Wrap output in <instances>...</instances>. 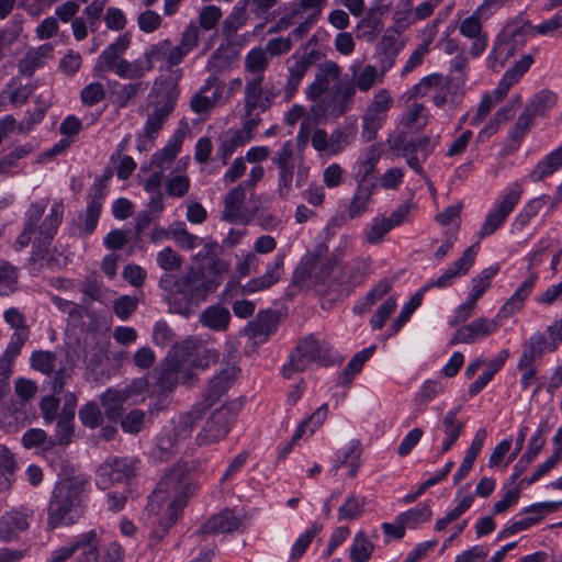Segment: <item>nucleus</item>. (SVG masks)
<instances>
[{
	"instance_id": "nucleus-1",
	"label": "nucleus",
	"mask_w": 562,
	"mask_h": 562,
	"mask_svg": "<svg viewBox=\"0 0 562 562\" xmlns=\"http://www.w3.org/2000/svg\"><path fill=\"white\" fill-rule=\"evenodd\" d=\"M192 487L188 481L187 470L182 465L173 467L157 484L148 497L146 510L159 517L160 528L155 531L161 538L181 515Z\"/></svg>"
},
{
	"instance_id": "nucleus-2",
	"label": "nucleus",
	"mask_w": 562,
	"mask_h": 562,
	"mask_svg": "<svg viewBox=\"0 0 562 562\" xmlns=\"http://www.w3.org/2000/svg\"><path fill=\"white\" fill-rule=\"evenodd\" d=\"M218 284V281L207 279L199 269H191L181 276L164 273L159 279V288L169 311L181 315H188L191 305L204 301Z\"/></svg>"
},
{
	"instance_id": "nucleus-3",
	"label": "nucleus",
	"mask_w": 562,
	"mask_h": 562,
	"mask_svg": "<svg viewBox=\"0 0 562 562\" xmlns=\"http://www.w3.org/2000/svg\"><path fill=\"white\" fill-rule=\"evenodd\" d=\"M87 480L82 475L59 481L52 494L47 524L54 529L75 524L83 514Z\"/></svg>"
},
{
	"instance_id": "nucleus-4",
	"label": "nucleus",
	"mask_w": 562,
	"mask_h": 562,
	"mask_svg": "<svg viewBox=\"0 0 562 562\" xmlns=\"http://www.w3.org/2000/svg\"><path fill=\"white\" fill-rule=\"evenodd\" d=\"M355 87L351 82L337 86L336 89L326 92L317 101H312L307 117L302 121L297 133L299 143H305L308 138L312 122L321 123L337 120L352 109L355 103Z\"/></svg>"
},
{
	"instance_id": "nucleus-5",
	"label": "nucleus",
	"mask_w": 562,
	"mask_h": 562,
	"mask_svg": "<svg viewBox=\"0 0 562 562\" xmlns=\"http://www.w3.org/2000/svg\"><path fill=\"white\" fill-rule=\"evenodd\" d=\"M202 408L193 406L186 413L175 416L158 435L155 453L159 459L167 460L180 452L190 440L194 426L201 418Z\"/></svg>"
},
{
	"instance_id": "nucleus-6",
	"label": "nucleus",
	"mask_w": 562,
	"mask_h": 562,
	"mask_svg": "<svg viewBox=\"0 0 562 562\" xmlns=\"http://www.w3.org/2000/svg\"><path fill=\"white\" fill-rule=\"evenodd\" d=\"M336 357L330 344L310 334L302 338L296 348L290 355V361L282 369L285 378H291L292 372L304 371L310 364L330 366L335 363Z\"/></svg>"
},
{
	"instance_id": "nucleus-7",
	"label": "nucleus",
	"mask_w": 562,
	"mask_h": 562,
	"mask_svg": "<svg viewBox=\"0 0 562 562\" xmlns=\"http://www.w3.org/2000/svg\"><path fill=\"white\" fill-rule=\"evenodd\" d=\"M132 43V35L123 33L108 45L98 56L93 71L98 77L105 72H113L121 79H133L135 59L128 60L124 57Z\"/></svg>"
},
{
	"instance_id": "nucleus-8",
	"label": "nucleus",
	"mask_w": 562,
	"mask_h": 562,
	"mask_svg": "<svg viewBox=\"0 0 562 562\" xmlns=\"http://www.w3.org/2000/svg\"><path fill=\"white\" fill-rule=\"evenodd\" d=\"M46 206L47 200L43 199L32 203L25 213L24 226H26L27 229H34L37 232V236L34 237V245H37V247L46 246L50 243L57 233L64 216L65 206L63 201L58 200L52 204L49 213L42 224L37 225Z\"/></svg>"
},
{
	"instance_id": "nucleus-9",
	"label": "nucleus",
	"mask_w": 562,
	"mask_h": 562,
	"mask_svg": "<svg viewBox=\"0 0 562 562\" xmlns=\"http://www.w3.org/2000/svg\"><path fill=\"white\" fill-rule=\"evenodd\" d=\"M181 76L182 70L176 69L172 71L173 78L171 80H162L161 78H157L155 80L154 87L160 85L164 88V92L154 104L153 110L147 114V119L143 127L145 133L158 136L164 124L175 110V105L179 97L178 81Z\"/></svg>"
},
{
	"instance_id": "nucleus-10",
	"label": "nucleus",
	"mask_w": 562,
	"mask_h": 562,
	"mask_svg": "<svg viewBox=\"0 0 562 562\" xmlns=\"http://www.w3.org/2000/svg\"><path fill=\"white\" fill-rule=\"evenodd\" d=\"M522 194L524 187L519 181H515L506 187L486 213L479 231V238H486L497 232L518 205Z\"/></svg>"
},
{
	"instance_id": "nucleus-11",
	"label": "nucleus",
	"mask_w": 562,
	"mask_h": 562,
	"mask_svg": "<svg viewBox=\"0 0 562 562\" xmlns=\"http://www.w3.org/2000/svg\"><path fill=\"white\" fill-rule=\"evenodd\" d=\"M140 462L134 457H113L104 460L97 470L95 484L101 490L130 482L139 471Z\"/></svg>"
},
{
	"instance_id": "nucleus-12",
	"label": "nucleus",
	"mask_w": 562,
	"mask_h": 562,
	"mask_svg": "<svg viewBox=\"0 0 562 562\" xmlns=\"http://www.w3.org/2000/svg\"><path fill=\"white\" fill-rule=\"evenodd\" d=\"M393 102V97L387 89L382 88L374 92L362 115L361 136L364 142H371L375 138L378 132L386 122Z\"/></svg>"
},
{
	"instance_id": "nucleus-13",
	"label": "nucleus",
	"mask_w": 562,
	"mask_h": 562,
	"mask_svg": "<svg viewBox=\"0 0 562 562\" xmlns=\"http://www.w3.org/2000/svg\"><path fill=\"white\" fill-rule=\"evenodd\" d=\"M238 405L226 404L216 408L198 432L199 446H210L223 440L229 432L238 414Z\"/></svg>"
},
{
	"instance_id": "nucleus-14",
	"label": "nucleus",
	"mask_w": 562,
	"mask_h": 562,
	"mask_svg": "<svg viewBox=\"0 0 562 562\" xmlns=\"http://www.w3.org/2000/svg\"><path fill=\"white\" fill-rule=\"evenodd\" d=\"M333 261L317 255L307 254L302 257L293 272L294 282L301 286H313L325 291L326 279L331 273Z\"/></svg>"
},
{
	"instance_id": "nucleus-15",
	"label": "nucleus",
	"mask_w": 562,
	"mask_h": 562,
	"mask_svg": "<svg viewBox=\"0 0 562 562\" xmlns=\"http://www.w3.org/2000/svg\"><path fill=\"white\" fill-rule=\"evenodd\" d=\"M170 38H164L148 45L142 55L135 58L133 79H142L155 68V64L165 60L169 68L180 65L178 55Z\"/></svg>"
},
{
	"instance_id": "nucleus-16",
	"label": "nucleus",
	"mask_w": 562,
	"mask_h": 562,
	"mask_svg": "<svg viewBox=\"0 0 562 562\" xmlns=\"http://www.w3.org/2000/svg\"><path fill=\"white\" fill-rule=\"evenodd\" d=\"M283 266L284 255L277 254L273 261L266 267L262 276L250 279L244 285L228 282L223 291L224 297H233L238 294H254L270 289L281 279L284 272Z\"/></svg>"
},
{
	"instance_id": "nucleus-17",
	"label": "nucleus",
	"mask_w": 562,
	"mask_h": 562,
	"mask_svg": "<svg viewBox=\"0 0 562 562\" xmlns=\"http://www.w3.org/2000/svg\"><path fill=\"white\" fill-rule=\"evenodd\" d=\"M342 68L334 60H325L317 65L314 79L304 90L308 101H317L326 92L342 86Z\"/></svg>"
},
{
	"instance_id": "nucleus-18",
	"label": "nucleus",
	"mask_w": 562,
	"mask_h": 562,
	"mask_svg": "<svg viewBox=\"0 0 562 562\" xmlns=\"http://www.w3.org/2000/svg\"><path fill=\"white\" fill-rule=\"evenodd\" d=\"M179 357L177 352L173 357L168 356L159 367L155 387L160 393L172 392L180 382L191 381L192 372L186 368L187 360Z\"/></svg>"
},
{
	"instance_id": "nucleus-19",
	"label": "nucleus",
	"mask_w": 562,
	"mask_h": 562,
	"mask_svg": "<svg viewBox=\"0 0 562 562\" xmlns=\"http://www.w3.org/2000/svg\"><path fill=\"white\" fill-rule=\"evenodd\" d=\"M222 104H225L224 83L215 75L207 77L190 100V109L196 114L209 113Z\"/></svg>"
},
{
	"instance_id": "nucleus-20",
	"label": "nucleus",
	"mask_w": 562,
	"mask_h": 562,
	"mask_svg": "<svg viewBox=\"0 0 562 562\" xmlns=\"http://www.w3.org/2000/svg\"><path fill=\"white\" fill-rule=\"evenodd\" d=\"M247 191L245 186L238 184L226 193L224 196L222 220L232 223L247 224L255 217L258 209H248L244 205Z\"/></svg>"
},
{
	"instance_id": "nucleus-21",
	"label": "nucleus",
	"mask_w": 562,
	"mask_h": 562,
	"mask_svg": "<svg viewBox=\"0 0 562 562\" xmlns=\"http://www.w3.org/2000/svg\"><path fill=\"white\" fill-rule=\"evenodd\" d=\"M263 79L246 77L243 98L245 113H252L256 110L265 112L272 105L277 93L263 89Z\"/></svg>"
},
{
	"instance_id": "nucleus-22",
	"label": "nucleus",
	"mask_w": 562,
	"mask_h": 562,
	"mask_svg": "<svg viewBox=\"0 0 562 562\" xmlns=\"http://www.w3.org/2000/svg\"><path fill=\"white\" fill-rule=\"evenodd\" d=\"M498 318L497 316L495 318L479 317L472 321L470 324L457 329L449 345H471L493 335L501 326Z\"/></svg>"
},
{
	"instance_id": "nucleus-23",
	"label": "nucleus",
	"mask_w": 562,
	"mask_h": 562,
	"mask_svg": "<svg viewBox=\"0 0 562 562\" xmlns=\"http://www.w3.org/2000/svg\"><path fill=\"white\" fill-rule=\"evenodd\" d=\"M476 252L477 251L475 245L468 247L460 258H458L450 267L443 270V272L437 279L429 280L422 288V290L426 292L431 288L445 289L451 285L457 278L462 277L469 272L474 263Z\"/></svg>"
},
{
	"instance_id": "nucleus-24",
	"label": "nucleus",
	"mask_w": 562,
	"mask_h": 562,
	"mask_svg": "<svg viewBox=\"0 0 562 562\" xmlns=\"http://www.w3.org/2000/svg\"><path fill=\"white\" fill-rule=\"evenodd\" d=\"M529 31H533L536 34L543 36L562 35V9L550 19L537 25H531L529 22H524L519 25L517 23H509L505 27L504 34L508 40H516L518 35L525 36Z\"/></svg>"
},
{
	"instance_id": "nucleus-25",
	"label": "nucleus",
	"mask_w": 562,
	"mask_h": 562,
	"mask_svg": "<svg viewBox=\"0 0 562 562\" xmlns=\"http://www.w3.org/2000/svg\"><path fill=\"white\" fill-rule=\"evenodd\" d=\"M311 65L306 55L293 54L286 59L288 78L282 91L285 102L294 98Z\"/></svg>"
},
{
	"instance_id": "nucleus-26",
	"label": "nucleus",
	"mask_w": 562,
	"mask_h": 562,
	"mask_svg": "<svg viewBox=\"0 0 562 562\" xmlns=\"http://www.w3.org/2000/svg\"><path fill=\"white\" fill-rule=\"evenodd\" d=\"M430 112L428 108L420 102L413 101L408 103L397 119V127L403 133H414L423 131L429 123Z\"/></svg>"
},
{
	"instance_id": "nucleus-27",
	"label": "nucleus",
	"mask_w": 562,
	"mask_h": 562,
	"mask_svg": "<svg viewBox=\"0 0 562 562\" xmlns=\"http://www.w3.org/2000/svg\"><path fill=\"white\" fill-rule=\"evenodd\" d=\"M102 528H93L75 538L76 562H99Z\"/></svg>"
},
{
	"instance_id": "nucleus-28",
	"label": "nucleus",
	"mask_w": 562,
	"mask_h": 562,
	"mask_svg": "<svg viewBox=\"0 0 562 562\" xmlns=\"http://www.w3.org/2000/svg\"><path fill=\"white\" fill-rule=\"evenodd\" d=\"M146 385V382L143 380L135 381L133 384H131L126 390L119 391V390H108L101 398L102 406L104 407V412L106 416L110 419H117L121 416V408L123 403L126 402L128 396L132 393H135L137 391H142L143 387Z\"/></svg>"
},
{
	"instance_id": "nucleus-29",
	"label": "nucleus",
	"mask_w": 562,
	"mask_h": 562,
	"mask_svg": "<svg viewBox=\"0 0 562 562\" xmlns=\"http://www.w3.org/2000/svg\"><path fill=\"white\" fill-rule=\"evenodd\" d=\"M237 372L238 369L235 364L227 363L210 380L204 395V402L207 406L213 405L231 387Z\"/></svg>"
},
{
	"instance_id": "nucleus-30",
	"label": "nucleus",
	"mask_w": 562,
	"mask_h": 562,
	"mask_svg": "<svg viewBox=\"0 0 562 562\" xmlns=\"http://www.w3.org/2000/svg\"><path fill=\"white\" fill-rule=\"evenodd\" d=\"M128 80L130 82L126 83H121L119 81L110 83L113 100L121 109L126 108L135 98L144 94L149 88V82L144 81L143 78Z\"/></svg>"
},
{
	"instance_id": "nucleus-31",
	"label": "nucleus",
	"mask_w": 562,
	"mask_h": 562,
	"mask_svg": "<svg viewBox=\"0 0 562 562\" xmlns=\"http://www.w3.org/2000/svg\"><path fill=\"white\" fill-rule=\"evenodd\" d=\"M328 414V406L327 404L321 405L311 416L305 418L300 423V425L296 427L291 442L285 443L279 452L280 458H285L290 451L293 448V443L301 439L304 435H312L314 431L319 428L324 420L326 419Z\"/></svg>"
},
{
	"instance_id": "nucleus-32",
	"label": "nucleus",
	"mask_w": 562,
	"mask_h": 562,
	"mask_svg": "<svg viewBox=\"0 0 562 562\" xmlns=\"http://www.w3.org/2000/svg\"><path fill=\"white\" fill-rule=\"evenodd\" d=\"M30 527L29 516L20 510L5 512L0 517V541L12 542Z\"/></svg>"
},
{
	"instance_id": "nucleus-33",
	"label": "nucleus",
	"mask_w": 562,
	"mask_h": 562,
	"mask_svg": "<svg viewBox=\"0 0 562 562\" xmlns=\"http://www.w3.org/2000/svg\"><path fill=\"white\" fill-rule=\"evenodd\" d=\"M175 351L180 355L181 351L186 352L189 357L188 361L194 368L205 370L211 364H214L218 359V352L215 349L204 347H196L193 340H186L181 345L175 346Z\"/></svg>"
},
{
	"instance_id": "nucleus-34",
	"label": "nucleus",
	"mask_w": 562,
	"mask_h": 562,
	"mask_svg": "<svg viewBox=\"0 0 562 562\" xmlns=\"http://www.w3.org/2000/svg\"><path fill=\"white\" fill-rule=\"evenodd\" d=\"M184 138V132L177 130L168 139L167 144L151 156L150 164L160 171L169 169L175 158L181 150Z\"/></svg>"
},
{
	"instance_id": "nucleus-35",
	"label": "nucleus",
	"mask_w": 562,
	"mask_h": 562,
	"mask_svg": "<svg viewBox=\"0 0 562 562\" xmlns=\"http://www.w3.org/2000/svg\"><path fill=\"white\" fill-rule=\"evenodd\" d=\"M103 195L104 192L101 184H94L83 214V224L79 228L82 235L91 234L95 229L101 214Z\"/></svg>"
},
{
	"instance_id": "nucleus-36",
	"label": "nucleus",
	"mask_w": 562,
	"mask_h": 562,
	"mask_svg": "<svg viewBox=\"0 0 562 562\" xmlns=\"http://www.w3.org/2000/svg\"><path fill=\"white\" fill-rule=\"evenodd\" d=\"M537 281V276H530L527 278L517 290L510 295V297L501 307L497 317H509L520 311L524 306L525 301L530 296L533 291Z\"/></svg>"
},
{
	"instance_id": "nucleus-37",
	"label": "nucleus",
	"mask_w": 562,
	"mask_h": 562,
	"mask_svg": "<svg viewBox=\"0 0 562 562\" xmlns=\"http://www.w3.org/2000/svg\"><path fill=\"white\" fill-rule=\"evenodd\" d=\"M239 518L229 509L213 515L201 528L203 535L226 533L236 530L239 527Z\"/></svg>"
},
{
	"instance_id": "nucleus-38",
	"label": "nucleus",
	"mask_w": 562,
	"mask_h": 562,
	"mask_svg": "<svg viewBox=\"0 0 562 562\" xmlns=\"http://www.w3.org/2000/svg\"><path fill=\"white\" fill-rule=\"evenodd\" d=\"M554 350L550 349V339H547L542 333H533L524 346L518 367H528L529 363H535L537 359L541 358L543 353Z\"/></svg>"
},
{
	"instance_id": "nucleus-39",
	"label": "nucleus",
	"mask_w": 562,
	"mask_h": 562,
	"mask_svg": "<svg viewBox=\"0 0 562 562\" xmlns=\"http://www.w3.org/2000/svg\"><path fill=\"white\" fill-rule=\"evenodd\" d=\"M458 412L459 408H452L448 411L445 417L442 418V431L445 438L438 450L439 456H442L446 452H448L457 442L462 432L464 423L458 419Z\"/></svg>"
},
{
	"instance_id": "nucleus-40",
	"label": "nucleus",
	"mask_w": 562,
	"mask_h": 562,
	"mask_svg": "<svg viewBox=\"0 0 562 562\" xmlns=\"http://www.w3.org/2000/svg\"><path fill=\"white\" fill-rule=\"evenodd\" d=\"M486 437H487V434L484 428H480L475 432L473 440H472L470 447L468 448L459 469L453 474V483L454 484H459L469 474V472L471 471V469L474 464L476 457L479 456V453L482 450V447L484 445Z\"/></svg>"
},
{
	"instance_id": "nucleus-41",
	"label": "nucleus",
	"mask_w": 562,
	"mask_h": 562,
	"mask_svg": "<svg viewBox=\"0 0 562 562\" xmlns=\"http://www.w3.org/2000/svg\"><path fill=\"white\" fill-rule=\"evenodd\" d=\"M238 50L233 45H220L210 56L206 69L213 74L229 70L236 63Z\"/></svg>"
},
{
	"instance_id": "nucleus-42",
	"label": "nucleus",
	"mask_w": 562,
	"mask_h": 562,
	"mask_svg": "<svg viewBox=\"0 0 562 562\" xmlns=\"http://www.w3.org/2000/svg\"><path fill=\"white\" fill-rule=\"evenodd\" d=\"M468 71H469V60L468 58L459 54L457 55L450 64V70L448 79L450 83H453L454 92L453 99H462L465 93V82L468 80Z\"/></svg>"
},
{
	"instance_id": "nucleus-43",
	"label": "nucleus",
	"mask_w": 562,
	"mask_h": 562,
	"mask_svg": "<svg viewBox=\"0 0 562 562\" xmlns=\"http://www.w3.org/2000/svg\"><path fill=\"white\" fill-rule=\"evenodd\" d=\"M380 157V150L375 146L368 147L359 156L353 167V175L357 183H369L368 179L373 175Z\"/></svg>"
},
{
	"instance_id": "nucleus-44",
	"label": "nucleus",
	"mask_w": 562,
	"mask_h": 562,
	"mask_svg": "<svg viewBox=\"0 0 562 562\" xmlns=\"http://www.w3.org/2000/svg\"><path fill=\"white\" fill-rule=\"evenodd\" d=\"M170 235L183 249L192 250L203 245L205 255H209L212 254L216 247V244L205 243L203 238L188 232L184 223L181 222L170 228Z\"/></svg>"
},
{
	"instance_id": "nucleus-45",
	"label": "nucleus",
	"mask_w": 562,
	"mask_h": 562,
	"mask_svg": "<svg viewBox=\"0 0 562 562\" xmlns=\"http://www.w3.org/2000/svg\"><path fill=\"white\" fill-rule=\"evenodd\" d=\"M350 69L353 78L351 87H355V92L357 90L368 92L376 85L383 82V74H379V69L373 65H366L358 71H356L355 66H351Z\"/></svg>"
},
{
	"instance_id": "nucleus-46",
	"label": "nucleus",
	"mask_w": 562,
	"mask_h": 562,
	"mask_svg": "<svg viewBox=\"0 0 562 562\" xmlns=\"http://www.w3.org/2000/svg\"><path fill=\"white\" fill-rule=\"evenodd\" d=\"M52 46L44 44L30 49L19 63V71L25 77H32L34 71L44 64V59L50 57Z\"/></svg>"
},
{
	"instance_id": "nucleus-47",
	"label": "nucleus",
	"mask_w": 562,
	"mask_h": 562,
	"mask_svg": "<svg viewBox=\"0 0 562 562\" xmlns=\"http://www.w3.org/2000/svg\"><path fill=\"white\" fill-rule=\"evenodd\" d=\"M374 189V183H358L355 194L348 206L349 218L359 217L368 211Z\"/></svg>"
},
{
	"instance_id": "nucleus-48",
	"label": "nucleus",
	"mask_w": 562,
	"mask_h": 562,
	"mask_svg": "<svg viewBox=\"0 0 562 562\" xmlns=\"http://www.w3.org/2000/svg\"><path fill=\"white\" fill-rule=\"evenodd\" d=\"M269 65V57L267 50L262 47L251 48L245 56L244 70L246 77H260L265 78V71Z\"/></svg>"
},
{
	"instance_id": "nucleus-49",
	"label": "nucleus",
	"mask_w": 562,
	"mask_h": 562,
	"mask_svg": "<svg viewBox=\"0 0 562 562\" xmlns=\"http://www.w3.org/2000/svg\"><path fill=\"white\" fill-rule=\"evenodd\" d=\"M558 97L554 92L543 89L533 94L524 108L529 114L535 116H544L557 104Z\"/></svg>"
},
{
	"instance_id": "nucleus-50",
	"label": "nucleus",
	"mask_w": 562,
	"mask_h": 562,
	"mask_svg": "<svg viewBox=\"0 0 562 562\" xmlns=\"http://www.w3.org/2000/svg\"><path fill=\"white\" fill-rule=\"evenodd\" d=\"M379 8L371 7L367 16L362 18L356 26L358 31L357 37L368 43H373L383 30L382 21L374 16Z\"/></svg>"
},
{
	"instance_id": "nucleus-51",
	"label": "nucleus",
	"mask_w": 562,
	"mask_h": 562,
	"mask_svg": "<svg viewBox=\"0 0 562 562\" xmlns=\"http://www.w3.org/2000/svg\"><path fill=\"white\" fill-rule=\"evenodd\" d=\"M200 321L207 328L224 331L229 324L231 314L226 307L213 305L203 311Z\"/></svg>"
},
{
	"instance_id": "nucleus-52",
	"label": "nucleus",
	"mask_w": 562,
	"mask_h": 562,
	"mask_svg": "<svg viewBox=\"0 0 562 562\" xmlns=\"http://www.w3.org/2000/svg\"><path fill=\"white\" fill-rule=\"evenodd\" d=\"M247 0H239L223 21L222 32L226 37L234 36L247 22Z\"/></svg>"
},
{
	"instance_id": "nucleus-53",
	"label": "nucleus",
	"mask_w": 562,
	"mask_h": 562,
	"mask_svg": "<svg viewBox=\"0 0 562 562\" xmlns=\"http://www.w3.org/2000/svg\"><path fill=\"white\" fill-rule=\"evenodd\" d=\"M337 467H348L349 475L355 476L360 467V442L358 440L349 441L336 453Z\"/></svg>"
},
{
	"instance_id": "nucleus-54",
	"label": "nucleus",
	"mask_w": 562,
	"mask_h": 562,
	"mask_svg": "<svg viewBox=\"0 0 562 562\" xmlns=\"http://www.w3.org/2000/svg\"><path fill=\"white\" fill-rule=\"evenodd\" d=\"M248 143L249 140L236 128H229L222 135L217 155L222 159L223 164H226L237 148L243 147Z\"/></svg>"
},
{
	"instance_id": "nucleus-55",
	"label": "nucleus",
	"mask_w": 562,
	"mask_h": 562,
	"mask_svg": "<svg viewBox=\"0 0 562 562\" xmlns=\"http://www.w3.org/2000/svg\"><path fill=\"white\" fill-rule=\"evenodd\" d=\"M373 551L374 543L369 539L368 535L363 530L358 531L349 549L351 562H368Z\"/></svg>"
},
{
	"instance_id": "nucleus-56",
	"label": "nucleus",
	"mask_w": 562,
	"mask_h": 562,
	"mask_svg": "<svg viewBox=\"0 0 562 562\" xmlns=\"http://www.w3.org/2000/svg\"><path fill=\"white\" fill-rule=\"evenodd\" d=\"M547 198L536 196L527 201L516 215L512 226L516 231H522L538 213L547 205Z\"/></svg>"
},
{
	"instance_id": "nucleus-57",
	"label": "nucleus",
	"mask_w": 562,
	"mask_h": 562,
	"mask_svg": "<svg viewBox=\"0 0 562 562\" xmlns=\"http://www.w3.org/2000/svg\"><path fill=\"white\" fill-rule=\"evenodd\" d=\"M200 40V27L191 22L189 23L181 33L180 41L177 45H173L175 53L178 55L180 63L184 60L187 55L198 47Z\"/></svg>"
},
{
	"instance_id": "nucleus-58",
	"label": "nucleus",
	"mask_w": 562,
	"mask_h": 562,
	"mask_svg": "<svg viewBox=\"0 0 562 562\" xmlns=\"http://www.w3.org/2000/svg\"><path fill=\"white\" fill-rule=\"evenodd\" d=\"M366 498L350 493L338 509L339 521H352L359 519L364 513Z\"/></svg>"
},
{
	"instance_id": "nucleus-59",
	"label": "nucleus",
	"mask_w": 562,
	"mask_h": 562,
	"mask_svg": "<svg viewBox=\"0 0 562 562\" xmlns=\"http://www.w3.org/2000/svg\"><path fill=\"white\" fill-rule=\"evenodd\" d=\"M380 56V69L379 74H385L394 66L396 57L401 47L397 45L393 36H383L379 43Z\"/></svg>"
},
{
	"instance_id": "nucleus-60",
	"label": "nucleus",
	"mask_w": 562,
	"mask_h": 562,
	"mask_svg": "<svg viewBox=\"0 0 562 562\" xmlns=\"http://www.w3.org/2000/svg\"><path fill=\"white\" fill-rule=\"evenodd\" d=\"M425 292L420 289L418 290L407 303H405L397 315V317L392 322L389 331L390 336L396 335L403 326L408 322L412 314L420 306L423 296Z\"/></svg>"
},
{
	"instance_id": "nucleus-61",
	"label": "nucleus",
	"mask_w": 562,
	"mask_h": 562,
	"mask_svg": "<svg viewBox=\"0 0 562 562\" xmlns=\"http://www.w3.org/2000/svg\"><path fill=\"white\" fill-rule=\"evenodd\" d=\"M498 270V265H493L483 269L472 279V289L467 297L476 303L491 286V281L497 274Z\"/></svg>"
},
{
	"instance_id": "nucleus-62",
	"label": "nucleus",
	"mask_w": 562,
	"mask_h": 562,
	"mask_svg": "<svg viewBox=\"0 0 562 562\" xmlns=\"http://www.w3.org/2000/svg\"><path fill=\"white\" fill-rule=\"evenodd\" d=\"M385 216H375L363 232V239L370 245L381 244L391 231Z\"/></svg>"
},
{
	"instance_id": "nucleus-63",
	"label": "nucleus",
	"mask_w": 562,
	"mask_h": 562,
	"mask_svg": "<svg viewBox=\"0 0 562 562\" xmlns=\"http://www.w3.org/2000/svg\"><path fill=\"white\" fill-rule=\"evenodd\" d=\"M432 516L430 507L420 503L415 507L398 515L401 521L407 528H416L419 524L428 521Z\"/></svg>"
},
{
	"instance_id": "nucleus-64",
	"label": "nucleus",
	"mask_w": 562,
	"mask_h": 562,
	"mask_svg": "<svg viewBox=\"0 0 562 562\" xmlns=\"http://www.w3.org/2000/svg\"><path fill=\"white\" fill-rule=\"evenodd\" d=\"M279 319L273 312L260 313L257 322L250 326L251 336L254 338L268 337L276 333Z\"/></svg>"
}]
</instances>
